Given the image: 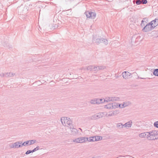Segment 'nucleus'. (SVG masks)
<instances>
[{"mask_svg":"<svg viewBox=\"0 0 158 158\" xmlns=\"http://www.w3.org/2000/svg\"><path fill=\"white\" fill-rule=\"evenodd\" d=\"M148 134H149L148 132L142 133L139 134V136L140 137H146L148 136Z\"/></svg>","mask_w":158,"mask_h":158,"instance_id":"13","label":"nucleus"},{"mask_svg":"<svg viewBox=\"0 0 158 158\" xmlns=\"http://www.w3.org/2000/svg\"><path fill=\"white\" fill-rule=\"evenodd\" d=\"M106 69V67L104 66H99V70H103Z\"/></svg>","mask_w":158,"mask_h":158,"instance_id":"25","label":"nucleus"},{"mask_svg":"<svg viewBox=\"0 0 158 158\" xmlns=\"http://www.w3.org/2000/svg\"><path fill=\"white\" fill-rule=\"evenodd\" d=\"M142 3L144 4H146L147 2V0H142L141 1Z\"/></svg>","mask_w":158,"mask_h":158,"instance_id":"26","label":"nucleus"},{"mask_svg":"<svg viewBox=\"0 0 158 158\" xmlns=\"http://www.w3.org/2000/svg\"><path fill=\"white\" fill-rule=\"evenodd\" d=\"M147 22L145 21H144L143 20H142L141 21V23L140 24V26L142 27H143L146 24Z\"/></svg>","mask_w":158,"mask_h":158,"instance_id":"18","label":"nucleus"},{"mask_svg":"<svg viewBox=\"0 0 158 158\" xmlns=\"http://www.w3.org/2000/svg\"><path fill=\"white\" fill-rule=\"evenodd\" d=\"M131 104V103L129 101L124 102H123L122 107L124 108L126 106L130 105Z\"/></svg>","mask_w":158,"mask_h":158,"instance_id":"11","label":"nucleus"},{"mask_svg":"<svg viewBox=\"0 0 158 158\" xmlns=\"http://www.w3.org/2000/svg\"><path fill=\"white\" fill-rule=\"evenodd\" d=\"M124 126L123 124L121 123H118L116 124V127L118 128H123V127Z\"/></svg>","mask_w":158,"mask_h":158,"instance_id":"19","label":"nucleus"},{"mask_svg":"<svg viewBox=\"0 0 158 158\" xmlns=\"http://www.w3.org/2000/svg\"><path fill=\"white\" fill-rule=\"evenodd\" d=\"M29 141H27L26 142L23 143L22 144V146L23 145L24 146H25L27 145H29Z\"/></svg>","mask_w":158,"mask_h":158,"instance_id":"22","label":"nucleus"},{"mask_svg":"<svg viewBox=\"0 0 158 158\" xmlns=\"http://www.w3.org/2000/svg\"><path fill=\"white\" fill-rule=\"evenodd\" d=\"M122 104H118V106L120 108H122Z\"/></svg>","mask_w":158,"mask_h":158,"instance_id":"31","label":"nucleus"},{"mask_svg":"<svg viewBox=\"0 0 158 158\" xmlns=\"http://www.w3.org/2000/svg\"><path fill=\"white\" fill-rule=\"evenodd\" d=\"M154 125L156 127L158 128V121L154 123Z\"/></svg>","mask_w":158,"mask_h":158,"instance_id":"28","label":"nucleus"},{"mask_svg":"<svg viewBox=\"0 0 158 158\" xmlns=\"http://www.w3.org/2000/svg\"><path fill=\"white\" fill-rule=\"evenodd\" d=\"M112 106V109L118 107V104L117 103L114 102L111 103Z\"/></svg>","mask_w":158,"mask_h":158,"instance_id":"15","label":"nucleus"},{"mask_svg":"<svg viewBox=\"0 0 158 158\" xmlns=\"http://www.w3.org/2000/svg\"><path fill=\"white\" fill-rule=\"evenodd\" d=\"M131 74L128 71H125L122 73L123 78L125 79H128L131 77Z\"/></svg>","mask_w":158,"mask_h":158,"instance_id":"7","label":"nucleus"},{"mask_svg":"<svg viewBox=\"0 0 158 158\" xmlns=\"http://www.w3.org/2000/svg\"><path fill=\"white\" fill-rule=\"evenodd\" d=\"M149 134H148L147 138L148 140H154L158 139V132L156 131H153L148 132Z\"/></svg>","mask_w":158,"mask_h":158,"instance_id":"1","label":"nucleus"},{"mask_svg":"<svg viewBox=\"0 0 158 158\" xmlns=\"http://www.w3.org/2000/svg\"><path fill=\"white\" fill-rule=\"evenodd\" d=\"M132 122L130 121L126 123L125 124L123 125V126H124L125 127H131L132 125Z\"/></svg>","mask_w":158,"mask_h":158,"instance_id":"14","label":"nucleus"},{"mask_svg":"<svg viewBox=\"0 0 158 158\" xmlns=\"http://www.w3.org/2000/svg\"><path fill=\"white\" fill-rule=\"evenodd\" d=\"M150 23L154 29L155 27L158 25V19H155L154 20L150 22Z\"/></svg>","mask_w":158,"mask_h":158,"instance_id":"10","label":"nucleus"},{"mask_svg":"<svg viewBox=\"0 0 158 158\" xmlns=\"http://www.w3.org/2000/svg\"><path fill=\"white\" fill-rule=\"evenodd\" d=\"M85 15L87 18L94 19L96 17V14L95 13L89 11H87L85 12Z\"/></svg>","mask_w":158,"mask_h":158,"instance_id":"4","label":"nucleus"},{"mask_svg":"<svg viewBox=\"0 0 158 158\" xmlns=\"http://www.w3.org/2000/svg\"><path fill=\"white\" fill-rule=\"evenodd\" d=\"M106 115H107V114ZM112 115H113V114H112V113H110L109 114H107V116H111Z\"/></svg>","mask_w":158,"mask_h":158,"instance_id":"30","label":"nucleus"},{"mask_svg":"<svg viewBox=\"0 0 158 158\" xmlns=\"http://www.w3.org/2000/svg\"><path fill=\"white\" fill-rule=\"evenodd\" d=\"M136 3L137 5H139L142 3V2L141 0H136Z\"/></svg>","mask_w":158,"mask_h":158,"instance_id":"24","label":"nucleus"},{"mask_svg":"<svg viewBox=\"0 0 158 158\" xmlns=\"http://www.w3.org/2000/svg\"><path fill=\"white\" fill-rule=\"evenodd\" d=\"M99 140L98 136L91 137L86 138V140L89 142L95 141Z\"/></svg>","mask_w":158,"mask_h":158,"instance_id":"8","label":"nucleus"},{"mask_svg":"<svg viewBox=\"0 0 158 158\" xmlns=\"http://www.w3.org/2000/svg\"><path fill=\"white\" fill-rule=\"evenodd\" d=\"M119 113V111L118 110H115L112 112L113 115H116Z\"/></svg>","mask_w":158,"mask_h":158,"instance_id":"20","label":"nucleus"},{"mask_svg":"<svg viewBox=\"0 0 158 158\" xmlns=\"http://www.w3.org/2000/svg\"><path fill=\"white\" fill-rule=\"evenodd\" d=\"M107 114H106V112H102L101 113L99 114V118L102 117L104 115L106 116Z\"/></svg>","mask_w":158,"mask_h":158,"instance_id":"21","label":"nucleus"},{"mask_svg":"<svg viewBox=\"0 0 158 158\" xmlns=\"http://www.w3.org/2000/svg\"><path fill=\"white\" fill-rule=\"evenodd\" d=\"M39 149V147H37L36 148H35L34 150L31 151L32 152H33L36 151L38 150Z\"/></svg>","mask_w":158,"mask_h":158,"instance_id":"27","label":"nucleus"},{"mask_svg":"<svg viewBox=\"0 0 158 158\" xmlns=\"http://www.w3.org/2000/svg\"><path fill=\"white\" fill-rule=\"evenodd\" d=\"M154 75L158 77V69H155L153 72Z\"/></svg>","mask_w":158,"mask_h":158,"instance_id":"16","label":"nucleus"},{"mask_svg":"<svg viewBox=\"0 0 158 158\" xmlns=\"http://www.w3.org/2000/svg\"><path fill=\"white\" fill-rule=\"evenodd\" d=\"M108 44L107 40L105 38H101L99 39V45L103 47L107 45Z\"/></svg>","mask_w":158,"mask_h":158,"instance_id":"5","label":"nucleus"},{"mask_svg":"<svg viewBox=\"0 0 158 158\" xmlns=\"http://www.w3.org/2000/svg\"><path fill=\"white\" fill-rule=\"evenodd\" d=\"M102 137L100 136H99V140H102Z\"/></svg>","mask_w":158,"mask_h":158,"instance_id":"33","label":"nucleus"},{"mask_svg":"<svg viewBox=\"0 0 158 158\" xmlns=\"http://www.w3.org/2000/svg\"><path fill=\"white\" fill-rule=\"evenodd\" d=\"M153 29L154 28L152 26V24L149 23L146 25L143 28L142 31L144 32H148Z\"/></svg>","mask_w":158,"mask_h":158,"instance_id":"3","label":"nucleus"},{"mask_svg":"<svg viewBox=\"0 0 158 158\" xmlns=\"http://www.w3.org/2000/svg\"><path fill=\"white\" fill-rule=\"evenodd\" d=\"M105 108L109 109L112 108L111 103H109L107 105L105 106Z\"/></svg>","mask_w":158,"mask_h":158,"instance_id":"17","label":"nucleus"},{"mask_svg":"<svg viewBox=\"0 0 158 158\" xmlns=\"http://www.w3.org/2000/svg\"><path fill=\"white\" fill-rule=\"evenodd\" d=\"M22 146L21 145V143L19 142H16L15 144L12 145L11 147L13 148H18Z\"/></svg>","mask_w":158,"mask_h":158,"instance_id":"12","label":"nucleus"},{"mask_svg":"<svg viewBox=\"0 0 158 158\" xmlns=\"http://www.w3.org/2000/svg\"><path fill=\"white\" fill-rule=\"evenodd\" d=\"M96 101H93V100H92L91 101V103L94 104H95L96 103Z\"/></svg>","mask_w":158,"mask_h":158,"instance_id":"32","label":"nucleus"},{"mask_svg":"<svg viewBox=\"0 0 158 158\" xmlns=\"http://www.w3.org/2000/svg\"><path fill=\"white\" fill-rule=\"evenodd\" d=\"M86 140V139L85 138H81L75 139L74 141L76 143H82Z\"/></svg>","mask_w":158,"mask_h":158,"instance_id":"9","label":"nucleus"},{"mask_svg":"<svg viewBox=\"0 0 158 158\" xmlns=\"http://www.w3.org/2000/svg\"><path fill=\"white\" fill-rule=\"evenodd\" d=\"M31 152H32L30 150H29V151H27L26 152V153L27 154H29Z\"/></svg>","mask_w":158,"mask_h":158,"instance_id":"29","label":"nucleus"},{"mask_svg":"<svg viewBox=\"0 0 158 158\" xmlns=\"http://www.w3.org/2000/svg\"><path fill=\"white\" fill-rule=\"evenodd\" d=\"M61 122L65 126L69 125L71 123V121L69 118L66 117H64L61 119Z\"/></svg>","mask_w":158,"mask_h":158,"instance_id":"6","label":"nucleus"},{"mask_svg":"<svg viewBox=\"0 0 158 158\" xmlns=\"http://www.w3.org/2000/svg\"><path fill=\"white\" fill-rule=\"evenodd\" d=\"M119 98L117 97H109L106 98L105 99H100L99 104L103 103L104 102L106 101L107 102H109L110 101L114 102L119 101Z\"/></svg>","mask_w":158,"mask_h":158,"instance_id":"2","label":"nucleus"},{"mask_svg":"<svg viewBox=\"0 0 158 158\" xmlns=\"http://www.w3.org/2000/svg\"><path fill=\"white\" fill-rule=\"evenodd\" d=\"M36 141L35 140H31L29 141V145H31L34 143H35L36 142Z\"/></svg>","mask_w":158,"mask_h":158,"instance_id":"23","label":"nucleus"}]
</instances>
